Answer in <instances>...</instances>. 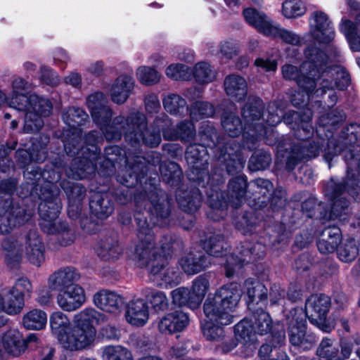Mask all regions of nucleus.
<instances>
[{
	"label": "nucleus",
	"mask_w": 360,
	"mask_h": 360,
	"mask_svg": "<svg viewBox=\"0 0 360 360\" xmlns=\"http://www.w3.org/2000/svg\"><path fill=\"white\" fill-rule=\"evenodd\" d=\"M243 15L245 21L259 33L266 36L268 32L271 30L272 24L267 20L265 13L259 12L255 8H247L243 10Z\"/></svg>",
	"instance_id": "nucleus-51"
},
{
	"label": "nucleus",
	"mask_w": 360,
	"mask_h": 360,
	"mask_svg": "<svg viewBox=\"0 0 360 360\" xmlns=\"http://www.w3.org/2000/svg\"><path fill=\"white\" fill-rule=\"evenodd\" d=\"M193 184L194 186H191L186 190L179 191L176 193V198L179 207L188 214L198 211L202 202V192L197 187L198 185Z\"/></svg>",
	"instance_id": "nucleus-33"
},
{
	"label": "nucleus",
	"mask_w": 360,
	"mask_h": 360,
	"mask_svg": "<svg viewBox=\"0 0 360 360\" xmlns=\"http://www.w3.org/2000/svg\"><path fill=\"white\" fill-rule=\"evenodd\" d=\"M304 70V71L301 72L296 84L299 89L312 95L316 91L317 82L321 78L323 74L316 72V70L312 72V69L306 67Z\"/></svg>",
	"instance_id": "nucleus-57"
},
{
	"label": "nucleus",
	"mask_w": 360,
	"mask_h": 360,
	"mask_svg": "<svg viewBox=\"0 0 360 360\" xmlns=\"http://www.w3.org/2000/svg\"><path fill=\"white\" fill-rule=\"evenodd\" d=\"M133 78L128 75H120L115 81L110 89L112 101L117 104L124 103L134 88Z\"/></svg>",
	"instance_id": "nucleus-47"
},
{
	"label": "nucleus",
	"mask_w": 360,
	"mask_h": 360,
	"mask_svg": "<svg viewBox=\"0 0 360 360\" xmlns=\"http://www.w3.org/2000/svg\"><path fill=\"white\" fill-rule=\"evenodd\" d=\"M62 176L61 169L53 163L46 164L41 168L39 166H32L27 169L25 174L26 179H32L39 183L43 180L46 183L44 186H50L51 189H55L53 185L60 181Z\"/></svg>",
	"instance_id": "nucleus-28"
},
{
	"label": "nucleus",
	"mask_w": 360,
	"mask_h": 360,
	"mask_svg": "<svg viewBox=\"0 0 360 360\" xmlns=\"http://www.w3.org/2000/svg\"><path fill=\"white\" fill-rule=\"evenodd\" d=\"M354 343L349 338L341 337L338 343L334 338L324 337L319 344L316 354L319 360H346L350 357Z\"/></svg>",
	"instance_id": "nucleus-19"
},
{
	"label": "nucleus",
	"mask_w": 360,
	"mask_h": 360,
	"mask_svg": "<svg viewBox=\"0 0 360 360\" xmlns=\"http://www.w3.org/2000/svg\"><path fill=\"white\" fill-rule=\"evenodd\" d=\"M141 296L147 304L151 305V313H159L168 309V299L163 291L146 287L141 291Z\"/></svg>",
	"instance_id": "nucleus-50"
},
{
	"label": "nucleus",
	"mask_w": 360,
	"mask_h": 360,
	"mask_svg": "<svg viewBox=\"0 0 360 360\" xmlns=\"http://www.w3.org/2000/svg\"><path fill=\"white\" fill-rule=\"evenodd\" d=\"M206 177L201 180L192 181L191 183L195 184L205 189L207 195V204L212 211L209 214L214 221H219L226 217V202L224 200L225 192L222 191L220 186L225 183L224 172L221 167H214L209 172V167L207 168Z\"/></svg>",
	"instance_id": "nucleus-12"
},
{
	"label": "nucleus",
	"mask_w": 360,
	"mask_h": 360,
	"mask_svg": "<svg viewBox=\"0 0 360 360\" xmlns=\"http://www.w3.org/2000/svg\"><path fill=\"white\" fill-rule=\"evenodd\" d=\"M235 334L243 339L242 353L244 356H252L257 349V335H269L273 341L280 345L285 340V328L282 321H274L266 307L259 306L255 310H250V317L244 318L234 326Z\"/></svg>",
	"instance_id": "nucleus-3"
},
{
	"label": "nucleus",
	"mask_w": 360,
	"mask_h": 360,
	"mask_svg": "<svg viewBox=\"0 0 360 360\" xmlns=\"http://www.w3.org/2000/svg\"><path fill=\"white\" fill-rule=\"evenodd\" d=\"M263 100L255 95H250L241 108V115L247 124L263 119L265 112Z\"/></svg>",
	"instance_id": "nucleus-43"
},
{
	"label": "nucleus",
	"mask_w": 360,
	"mask_h": 360,
	"mask_svg": "<svg viewBox=\"0 0 360 360\" xmlns=\"http://www.w3.org/2000/svg\"><path fill=\"white\" fill-rule=\"evenodd\" d=\"M63 120L68 129H57L54 137L62 141L64 150L72 157L70 169L76 179H89L96 169V160L100 158L102 134L100 131L91 130L82 140V126L89 122L88 114L81 108L69 107L63 113Z\"/></svg>",
	"instance_id": "nucleus-1"
},
{
	"label": "nucleus",
	"mask_w": 360,
	"mask_h": 360,
	"mask_svg": "<svg viewBox=\"0 0 360 360\" xmlns=\"http://www.w3.org/2000/svg\"><path fill=\"white\" fill-rule=\"evenodd\" d=\"M323 193L331 205L330 208L326 207L320 211L319 217L323 220L335 219L341 217L349 206V201L345 196L346 193L355 201H360V183L358 178H354L346 170V176L341 181L332 176L324 183Z\"/></svg>",
	"instance_id": "nucleus-8"
},
{
	"label": "nucleus",
	"mask_w": 360,
	"mask_h": 360,
	"mask_svg": "<svg viewBox=\"0 0 360 360\" xmlns=\"http://www.w3.org/2000/svg\"><path fill=\"white\" fill-rule=\"evenodd\" d=\"M291 317L287 319V331L290 343L303 351L311 349L317 338L314 333L307 331V314L302 308H294L290 311Z\"/></svg>",
	"instance_id": "nucleus-14"
},
{
	"label": "nucleus",
	"mask_w": 360,
	"mask_h": 360,
	"mask_svg": "<svg viewBox=\"0 0 360 360\" xmlns=\"http://www.w3.org/2000/svg\"><path fill=\"white\" fill-rule=\"evenodd\" d=\"M331 307V299L324 293L312 294L305 301L306 311L309 322L324 333H330L336 326L335 319L328 316Z\"/></svg>",
	"instance_id": "nucleus-13"
},
{
	"label": "nucleus",
	"mask_w": 360,
	"mask_h": 360,
	"mask_svg": "<svg viewBox=\"0 0 360 360\" xmlns=\"http://www.w3.org/2000/svg\"><path fill=\"white\" fill-rule=\"evenodd\" d=\"M50 326L52 333L64 348L72 328L69 318L61 311H55L50 316Z\"/></svg>",
	"instance_id": "nucleus-46"
},
{
	"label": "nucleus",
	"mask_w": 360,
	"mask_h": 360,
	"mask_svg": "<svg viewBox=\"0 0 360 360\" xmlns=\"http://www.w3.org/2000/svg\"><path fill=\"white\" fill-rule=\"evenodd\" d=\"M60 186L66 194L68 202H83L85 198L86 189L82 184L64 179L60 182Z\"/></svg>",
	"instance_id": "nucleus-61"
},
{
	"label": "nucleus",
	"mask_w": 360,
	"mask_h": 360,
	"mask_svg": "<svg viewBox=\"0 0 360 360\" xmlns=\"http://www.w3.org/2000/svg\"><path fill=\"white\" fill-rule=\"evenodd\" d=\"M266 246L262 243L245 240L237 245L234 252L231 253L230 257H236L237 264L240 268L262 259L266 255Z\"/></svg>",
	"instance_id": "nucleus-21"
},
{
	"label": "nucleus",
	"mask_w": 360,
	"mask_h": 360,
	"mask_svg": "<svg viewBox=\"0 0 360 360\" xmlns=\"http://www.w3.org/2000/svg\"><path fill=\"white\" fill-rule=\"evenodd\" d=\"M26 257L29 262L37 266L44 261L45 248L42 239L36 231H30L26 240Z\"/></svg>",
	"instance_id": "nucleus-41"
},
{
	"label": "nucleus",
	"mask_w": 360,
	"mask_h": 360,
	"mask_svg": "<svg viewBox=\"0 0 360 360\" xmlns=\"http://www.w3.org/2000/svg\"><path fill=\"white\" fill-rule=\"evenodd\" d=\"M156 171H151L149 165L139 162L127 169L122 175H118L117 181L121 185L134 189L143 184L144 181H149V178Z\"/></svg>",
	"instance_id": "nucleus-26"
},
{
	"label": "nucleus",
	"mask_w": 360,
	"mask_h": 360,
	"mask_svg": "<svg viewBox=\"0 0 360 360\" xmlns=\"http://www.w3.org/2000/svg\"><path fill=\"white\" fill-rule=\"evenodd\" d=\"M24 305V298L11 288L3 296L0 295V327L5 326L8 321L3 311L9 315H16L21 312Z\"/></svg>",
	"instance_id": "nucleus-31"
},
{
	"label": "nucleus",
	"mask_w": 360,
	"mask_h": 360,
	"mask_svg": "<svg viewBox=\"0 0 360 360\" xmlns=\"http://www.w3.org/2000/svg\"><path fill=\"white\" fill-rule=\"evenodd\" d=\"M46 314L39 309L30 310L22 317V325L27 330H41L46 326Z\"/></svg>",
	"instance_id": "nucleus-59"
},
{
	"label": "nucleus",
	"mask_w": 360,
	"mask_h": 360,
	"mask_svg": "<svg viewBox=\"0 0 360 360\" xmlns=\"http://www.w3.org/2000/svg\"><path fill=\"white\" fill-rule=\"evenodd\" d=\"M166 111L172 115L183 116L188 111L186 101L178 94H172L163 99Z\"/></svg>",
	"instance_id": "nucleus-60"
},
{
	"label": "nucleus",
	"mask_w": 360,
	"mask_h": 360,
	"mask_svg": "<svg viewBox=\"0 0 360 360\" xmlns=\"http://www.w3.org/2000/svg\"><path fill=\"white\" fill-rule=\"evenodd\" d=\"M102 350L103 360H133L131 352L121 345H108Z\"/></svg>",
	"instance_id": "nucleus-64"
},
{
	"label": "nucleus",
	"mask_w": 360,
	"mask_h": 360,
	"mask_svg": "<svg viewBox=\"0 0 360 360\" xmlns=\"http://www.w3.org/2000/svg\"><path fill=\"white\" fill-rule=\"evenodd\" d=\"M17 146L15 140H8L4 144H0V178L4 174L15 172V164L10 155Z\"/></svg>",
	"instance_id": "nucleus-52"
},
{
	"label": "nucleus",
	"mask_w": 360,
	"mask_h": 360,
	"mask_svg": "<svg viewBox=\"0 0 360 360\" xmlns=\"http://www.w3.org/2000/svg\"><path fill=\"white\" fill-rule=\"evenodd\" d=\"M249 185L248 179L245 175H239L229 179L227 190L224 194V200L226 203V211L230 206L237 209L243 201L248 202L249 194Z\"/></svg>",
	"instance_id": "nucleus-22"
},
{
	"label": "nucleus",
	"mask_w": 360,
	"mask_h": 360,
	"mask_svg": "<svg viewBox=\"0 0 360 360\" xmlns=\"http://www.w3.org/2000/svg\"><path fill=\"white\" fill-rule=\"evenodd\" d=\"M260 210L251 207L237 214L233 219L235 228L243 235L253 234L263 220Z\"/></svg>",
	"instance_id": "nucleus-30"
},
{
	"label": "nucleus",
	"mask_w": 360,
	"mask_h": 360,
	"mask_svg": "<svg viewBox=\"0 0 360 360\" xmlns=\"http://www.w3.org/2000/svg\"><path fill=\"white\" fill-rule=\"evenodd\" d=\"M87 106L94 122L99 127L103 138L108 142H118L131 130L132 122L139 121L140 117L131 112L127 117L122 115L112 118L113 111L108 105L103 93L98 91L87 98Z\"/></svg>",
	"instance_id": "nucleus-5"
},
{
	"label": "nucleus",
	"mask_w": 360,
	"mask_h": 360,
	"mask_svg": "<svg viewBox=\"0 0 360 360\" xmlns=\"http://www.w3.org/2000/svg\"><path fill=\"white\" fill-rule=\"evenodd\" d=\"M148 180L133 189L132 201L136 207H146L149 204L148 214L150 221L147 220V223L153 229L155 226H163L169 217L172 198L160 188V177L157 172L153 173Z\"/></svg>",
	"instance_id": "nucleus-6"
},
{
	"label": "nucleus",
	"mask_w": 360,
	"mask_h": 360,
	"mask_svg": "<svg viewBox=\"0 0 360 360\" xmlns=\"http://www.w3.org/2000/svg\"><path fill=\"white\" fill-rule=\"evenodd\" d=\"M243 295L241 285L237 282H229L217 288L214 293H209L203 303L205 316L218 318L226 323L233 321L231 314L238 307Z\"/></svg>",
	"instance_id": "nucleus-10"
},
{
	"label": "nucleus",
	"mask_w": 360,
	"mask_h": 360,
	"mask_svg": "<svg viewBox=\"0 0 360 360\" xmlns=\"http://www.w3.org/2000/svg\"><path fill=\"white\" fill-rule=\"evenodd\" d=\"M47 187L48 186H42L37 181L32 179H27L25 183H22L20 186L18 196L22 198V201L25 205H27L30 202H31V208H25L33 210L34 214L37 204L42 195L41 193H44L42 189L47 188Z\"/></svg>",
	"instance_id": "nucleus-45"
},
{
	"label": "nucleus",
	"mask_w": 360,
	"mask_h": 360,
	"mask_svg": "<svg viewBox=\"0 0 360 360\" xmlns=\"http://www.w3.org/2000/svg\"><path fill=\"white\" fill-rule=\"evenodd\" d=\"M340 31L344 33L352 52L360 51V37L358 34V27L349 19H342L340 27Z\"/></svg>",
	"instance_id": "nucleus-58"
},
{
	"label": "nucleus",
	"mask_w": 360,
	"mask_h": 360,
	"mask_svg": "<svg viewBox=\"0 0 360 360\" xmlns=\"http://www.w3.org/2000/svg\"><path fill=\"white\" fill-rule=\"evenodd\" d=\"M311 18L314 19V24H310L307 34L311 39L304 42L305 61L303 69L307 67L312 69V72L316 70V72L323 74L327 71L330 61L325 46L333 41L335 32L332 22L324 12L314 11Z\"/></svg>",
	"instance_id": "nucleus-4"
},
{
	"label": "nucleus",
	"mask_w": 360,
	"mask_h": 360,
	"mask_svg": "<svg viewBox=\"0 0 360 360\" xmlns=\"http://www.w3.org/2000/svg\"><path fill=\"white\" fill-rule=\"evenodd\" d=\"M2 345L5 351L14 356L25 352V342L22 335L17 330H10L2 337Z\"/></svg>",
	"instance_id": "nucleus-53"
},
{
	"label": "nucleus",
	"mask_w": 360,
	"mask_h": 360,
	"mask_svg": "<svg viewBox=\"0 0 360 360\" xmlns=\"http://www.w3.org/2000/svg\"><path fill=\"white\" fill-rule=\"evenodd\" d=\"M185 158L188 165L186 176L190 182L206 177L209 167L210 155L207 146L203 144H191L186 148Z\"/></svg>",
	"instance_id": "nucleus-18"
},
{
	"label": "nucleus",
	"mask_w": 360,
	"mask_h": 360,
	"mask_svg": "<svg viewBox=\"0 0 360 360\" xmlns=\"http://www.w3.org/2000/svg\"><path fill=\"white\" fill-rule=\"evenodd\" d=\"M137 226L139 243L136 245L134 260L140 268H146L148 273L158 275L168 264L169 258L184 248L182 240L176 236L164 237L159 250H155V234L147 223V217L138 212L134 215Z\"/></svg>",
	"instance_id": "nucleus-2"
},
{
	"label": "nucleus",
	"mask_w": 360,
	"mask_h": 360,
	"mask_svg": "<svg viewBox=\"0 0 360 360\" xmlns=\"http://www.w3.org/2000/svg\"><path fill=\"white\" fill-rule=\"evenodd\" d=\"M79 278V274L77 273L76 269L68 266L51 274L49 278V284L50 288L60 292L77 286L75 281Z\"/></svg>",
	"instance_id": "nucleus-35"
},
{
	"label": "nucleus",
	"mask_w": 360,
	"mask_h": 360,
	"mask_svg": "<svg viewBox=\"0 0 360 360\" xmlns=\"http://www.w3.org/2000/svg\"><path fill=\"white\" fill-rule=\"evenodd\" d=\"M94 304L103 311L117 313L124 304V297L114 292L101 290L94 295Z\"/></svg>",
	"instance_id": "nucleus-38"
},
{
	"label": "nucleus",
	"mask_w": 360,
	"mask_h": 360,
	"mask_svg": "<svg viewBox=\"0 0 360 360\" xmlns=\"http://www.w3.org/2000/svg\"><path fill=\"white\" fill-rule=\"evenodd\" d=\"M44 193L37 204V208L41 221L39 222L41 230L47 234H58L60 244L68 246L73 243L75 237L71 233L68 224L65 221L56 222L62 203L57 188L51 189L50 186L43 190Z\"/></svg>",
	"instance_id": "nucleus-7"
},
{
	"label": "nucleus",
	"mask_w": 360,
	"mask_h": 360,
	"mask_svg": "<svg viewBox=\"0 0 360 360\" xmlns=\"http://www.w3.org/2000/svg\"><path fill=\"white\" fill-rule=\"evenodd\" d=\"M98 314L95 309H86L76 316L75 324L65 340V349L79 351L93 344L96 335V326L98 323Z\"/></svg>",
	"instance_id": "nucleus-11"
},
{
	"label": "nucleus",
	"mask_w": 360,
	"mask_h": 360,
	"mask_svg": "<svg viewBox=\"0 0 360 360\" xmlns=\"http://www.w3.org/2000/svg\"><path fill=\"white\" fill-rule=\"evenodd\" d=\"M221 126L229 136H239L244 127L241 119L238 115L231 111H224L221 116Z\"/></svg>",
	"instance_id": "nucleus-54"
},
{
	"label": "nucleus",
	"mask_w": 360,
	"mask_h": 360,
	"mask_svg": "<svg viewBox=\"0 0 360 360\" xmlns=\"http://www.w3.org/2000/svg\"><path fill=\"white\" fill-rule=\"evenodd\" d=\"M243 287V293L245 296V303L249 311L259 308V306L267 307L269 290L258 278H246Z\"/></svg>",
	"instance_id": "nucleus-20"
},
{
	"label": "nucleus",
	"mask_w": 360,
	"mask_h": 360,
	"mask_svg": "<svg viewBox=\"0 0 360 360\" xmlns=\"http://www.w3.org/2000/svg\"><path fill=\"white\" fill-rule=\"evenodd\" d=\"M207 320L200 321V330L203 337L208 341L219 342L225 337L224 326L229 325L233 321L229 320L226 323L223 322L218 318L205 316Z\"/></svg>",
	"instance_id": "nucleus-44"
},
{
	"label": "nucleus",
	"mask_w": 360,
	"mask_h": 360,
	"mask_svg": "<svg viewBox=\"0 0 360 360\" xmlns=\"http://www.w3.org/2000/svg\"><path fill=\"white\" fill-rule=\"evenodd\" d=\"M159 171L160 173V181L162 179L168 186L177 191L183 184V171L176 162L165 160L160 164Z\"/></svg>",
	"instance_id": "nucleus-37"
},
{
	"label": "nucleus",
	"mask_w": 360,
	"mask_h": 360,
	"mask_svg": "<svg viewBox=\"0 0 360 360\" xmlns=\"http://www.w3.org/2000/svg\"><path fill=\"white\" fill-rule=\"evenodd\" d=\"M84 301V290L79 285L60 291L57 296L58 305L63 310L68 311L77 309L82 306Z\"/></svg>",
	"instance_id": "nucleus-39"
},
{
	"label": "nucleus",
	"mask_w": 360,
	"mask_h": 360,
	"mask_svg": "<svg viewBox=\"0 0 360 360\" xmlns=\"http://www.w3.org/2000/svg\"><path fill=\"white\" fill-rule=\"evenodd\" d=\"M188 314L181 309L172 307L158 323V330L162 334L172 335L184 331L189 325Z\"/></svg>",
	"instance_id": "nucleus-24"
},
{
	"label": "nucleus",
	"mask_w": 360,
	"mask_h": 360,
	"mask_svg": "<svg viewBox=\"0 0 360 360\" xmlns=\"http://www.w3.org/2000/svg\"><path fill=\"white\" fill-rule=\"evenodd\" d=\"M224 89L226 94L237 102L243 101L248 94L247 82L239 75L227 76L224 80Z\"/></svg>",
	"instance_id": "nucleus-48"
},
{
	"label": "nucleus",
	"mask_w": 360,
	"mask_h": 360,
	"mask_svg": "<svg viewBox=\"0 0 360 360\" xmlns=\"http://www.w3.org/2000/svg\"><path fill=\"white\" fill-rule=\"evenodd\" d=\"M340 146L342 150L340 155H344L350 148L360 147V124L351 123L344 126L340 131L338 139H334Z\"/></svg>",
	"instance_id": "nucleus-40"
},
{
	"label": "nucleus",
	"mask_w": 360,
	"mask_h": 360,
	"mask_svg": "<svg viewBox=\"0 0 360 360\" xmlns=\"http://www.w3.org/2000/svg\"><path fill=\"white\" fill-rule=\"evenodd\" d=\"M211 263V257L202 250L190 251L179 260L181 268L188 275H194L205 271Z\"/></svg>",
	"instance_id": "nucleus-27"
},
{
	"label": "nucleus",
	"mask_w": 360,
	"mask_h": 360,
	"mask_svg": "<svg viewBox=\"0 0 360 360\" xmlns=\"http://www.w3.org/2000/svg\"><path fill=\"white\" fill-rule=\"evenodd\" d=\"M134 115L140 117L139 121L132 122L131 130L127 133L125 143L128 150L138 156L142 152V146L156 148L161 142V134L166 131L173 122L169 117L162 113L157 116L153 124V129L148 127L146 116L139 111L134 112Z\"/></svg>",
	"instance_id": "nucleus-9"
},
{
	"label": "nucleus",
	"mask_w": 360,
	"mask_h": 360,
	"mask_svg": "<svg viewBox=\"0 0 360 360\" xmlns=\"http://www.w3.org/2000/svg\"><path fill=\"white\" fill-rule=\"evenodd\" d=\"M298 117H295L290 128L293 131L294 137L299 141H305L310 139L314 134L311 125V118L307 113L297 111Z\"/></svg>",
	"instance_id": "nucleus-49"
},
{
	"label": "nucleus",
	"mask_w": 360,
	"mask_h": 360,
	"mask_svg": "<svg viewBox=\"0 0 360 360\" xmlns=\"http://www.w3.org/2000/svg\"><path fill=\"white\" fill-rule=\"evenodd\" d=\"M33 216V210L15 202L13 198L0 195V233H10L15 226L27 223Z\"/></svg>",
	"instance_id": "nucleus-15"
},
{
	"label": "nucleus",
	"mask_w": 360,
	"mask_h": 360,
	"mask_svg": "<svg viewBox=\"0 0 360 360\" xmlns=\"http://www.w3.org/2000/svg\"><path fill=\"white\" fill-rule=\"evenodd\" d=\"M172 304L175 309H181L184 307L192 310L198 309V307L193 299L189 288L187 287H179L170 292Z\"/></svg>",
	"instance_id": "nucleus-55"
},
{
	"label": "nucleus",
	"mask_w": 360,
	"mask_h": 360,
	"mask_svg": "<svg viewBox=\"0 0 360 360\" xmlns=\"http://www.w3.org/2000/svg\"><path fill=\"white\" fill-rule=\"evenodd\" d=\"M249 189L248 205L255 210H262L268 206V198L274 186L270 180L258 178L250 182Z\"/></svg>",
	"instance_id": "nucleus-23"
},
{
	"label": "nucleus",
	"mask_w": 360,
	"mask_h": 360,
	"mask_svg": "<svg viewBox=\"0 0 360 360\" xmlns=\"http://www.w3.org/2000/svg\"><path fill=\"white\" fill-rule=\"evenodd\" d=\"M122 250L117 235L113 231L108 232L99 239L96 249L98 257L108 262L118 259Z\"/></svg>",
	"instance_id": "nucleus-29"
},
{
	"label": "nucleus",
	"mask_w": 360,
	"mask_h": 360,
	"mask_svg": "<svg viewBox=\"0 0 360 360\" xmlns=\"http://www.w3.org/2000/svg\"><path fill=\"white\" fill-rule=\"evenodd\" d=\"M215 156L220 162L219 166L229 176L240 173L245 163L242 146L236 140L229 139L224 143L218 148Z\"/></svg>",
	"instance_id": "nucleus-16"
},
{
	"label": "nucleus",
	"mask_w": 360,
	"mask_h": 360,
	"mask_svg": "<svg viewBox=\"0 0 360 360\" xmlns=\"http://www.w3.org/2000/svg\"><path fill=\"white\" fill-rule=\"evenodd\" d=\"M198 136L202 142L201 144L217 151L218 148L221 147L224 143L227 142L224 136L218 134L217 129L213 122L205 121L200 123L198 129Z\"/></svg>",
	"instance_id": "nucleus-42"
},
{
	"label": "nucleus",
	"mask_w": 360,
	"mask_h": 360,
	"mask_svg": "<svg viewBox=\"0 0 360 360\" xmlns=\"http://www.w3.org/2000/svg\"><path fill=\"white\" fill-rule=\"evenodd\" d=\"M149 316V307L143 297L132 300L127 304L125 316L130 324L138 327L143 326Z\"/></svg>",
	"instance_id": "nucleus-36"
},
{
	"label": "nucleus",
	"mask_w": 360,
	"mask_h": 360,
	"mask_svg": "<svg viewBox=\"0 0 360 360\" xmlns=\"http://www.w3.org/2000/svg\"><path fill=\"white\" fill-rule=\"evenodd\" d=\"M271 162L270 151L264 148L256 149L249 158L248 167L251 172L264 171L270 167Z\"/></svg>",
	"instance_id": "nucleus-56"
},
{
	"label": "nucleus",
	"mask_w": 360,
	"mask_h": 360,
	"mask_svg": "<svg viewBox=\"0 0 360 360\" xmlns=\"http://www.w3.org/2000/svg\"><path fill=\"white\" fill-rule=\"evenodd\" d=\"M89 209L96 219H107L114 211V201L106 192H95L91 195L89 201Z\"/></svg>",
	"instance_id": "nucleus-32"
},
{
	"label": "nucleus",
	"mask_w": 360,
	"mask_h": 360,
	"mask_svg": "<svg viewBox=\"0 0 360 360\" xmlns=\"http://www.w3.org/2000/svg\"><path fill=\"white\" fill-rule=\"evenodd\" d=\"M359 249L354 238L342 241L337 249L338 257L344 262H352L359 255Z\"/></svg>",
	"instance_id": "nucleus-62"
},
{
	"label": "nucleus",
	"mask_w": 360,
	"mask_h": 360,
	"mask_svg": "<svg viewBox=\"0 0 360 360\" xmlns=\"http://www.w3.org/2000/svg\"><path fill=\"white\" fill-rule=\"evenodd\" d=\"M199 245L201 250L210 257L222 258L231 255L229 246L221 233H206L200 238Z\"/></svg>",
	"instance_id": "nucleus-25"
},
{
	"label": "nucleus",
	"mask_w": 360,
	"mask_h": 360,
	"mask_svg": "<svg viewBox=\"0 0 360 360\" xmlns=\"http://www.w3.org/2000/svg\"><path fill=\"white\" fill-rule=\"evenodd\" d=\"M342 235L341 229L336 226L326 228L316 240L319 251L323 255L337 252L341 242Z\"/></svg>",
	"instance_id": "nucleus-34"
},
{
	"label": "nucleus",
	"mask_w": 360,
	"mask_h": 360,
	"mask_svg": "<svg viewBox=\"0 0 360 360\" xmlns=\"http://www.w3.org/2000/svg\"><path fill=\"white\" fill-rule=\"evenodd\" d=\"M302 141L298 143L300 147V153L303 156L304 161H308L316 158L320 152L323 153V160L331 167L333 159L340 155L342 150L341 146L338 145L334 138L324 139L317 137L311 141Z\"/></svg>",
	"instance_id": "nucleus-17"
},
{
	"label": "nucleus",
	"mask_w": 360,
	"mask_h": 360,
	"mask_svg": "<svg viewBox=\"0 0 360 360\" xmlns=\"http://www.w3.org/2000/svg\"><path fill=\"white\" fill-rule=\"evenodd\" d=\"M344 160L348 174L358 178L360 183V146L348 150L344 155Z\"/></svg>",
	"instance_id": "nucleus-63"
}]
</instances>
